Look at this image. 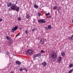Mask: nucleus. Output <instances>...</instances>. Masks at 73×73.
I'll return each instance as SVG.
<instances>
[{
	"mask_svg": "<svg viewBox=\"0 0 73 73\" xmlns=\"http://www.w3.org/2000/svg\"><path fill=\"white\" fill-rule=\"evenodd\" d=\"M34 21H36V20L35 19H33Z\"/></svg>",
	"mask_w": 73,
	"mask_h": 73,
	"instance_id": "e433bc0d",
	"label": "nucleus"
},
{
	"mask_svg": "<svg viewBox=\"0 0 73 73\" xmlns=\"http://www.w3.org/2000/svg\"><path fill=\"white\" fill-rule=\"evenodd\" d=\"M32 32H34V31H35V29H32Z\"/></svg>",
	"mask_w": 73,
	"mask_h": 73,
	"instance_id": "7c9ffc66",
	"label": "nucleus"
},
{
	"mask_svg": "<svg viewBox=\"0 0 73 73\" xmlns=\"http://www.w3.org/2000/svg\"><path fill=\"white\" fill-rule=\"evenodd\" d=\"M73 35H72V36L70 37V38H73Z\"/></svg>",
	"mask_w": 73,
	"mask_h": 73,
	"instance_id": "2f4dec72",
	"label": "nucleus"
},
{
	"mask_svg": "<svg viewBox=\"0 0 73 73\" xmlns=\"http://www.w3.org/2000/svg\"><path fill=\"white\" fill-rule=\"evenodd\" d=\"M34 8H36V9H37V8H38V6H37L36 5H34Z\"/></svg>",
	"mask_w": 73,
	"mask_h": 73,
	"instance_id": "2eb2a0df",
	"label": "nucleus"
},
{
	"mask_svg": "<svg viewBox=\"0 0 73 73\" xmlns=\"http://www.w3.org/2000/svg\"><path fill=\"white\" fill-rule=\"evenodd\" d=\"M20 35V33H19L17 35H16V37H17V36H19V35Z\"/></svg>",
	"mask_w": 73,
	"mask_h": 73,
	"instance_id": "6ab92c4d",
	"label": "nucleus"
},
{
	"mask_svg": "<svg viewBox=\"0 0 73 73\" xmlns=\"http://www.w3.org/2000/svg\"><path fill=\"white\" fill-rule=\"evenodd\" d=\"M35 67H36V66H35Z\"/></svg>",
	"mask_w": 73,
	"mask_h": 73,
	"instance_id": "ea45409f",
	"label": "nucleus"
},
{
	"mask_svg": "<svg viewBox=\"0 0 73 73\" xmlns=\"http://www.w3.org/2000/svg\"><path fill=\"white\" fill-rule=\"evenodd\" d=\"M25 33L26 34H28V30H26L25 31Z\"/></svg>",
	"mask_w": 73,
	"mask_h": 73,
	"instance_id": "412c9836",
	"label": "nucleus"
},
{
	"mask_svg": "<svg viewBox=\"0 0 73 73\" xmlns=\"http://www.w3.org/2000/svg\"><path fill=\"white\" fill-rule=\"evenodd\" d=\"M53 9L54 10H56V9H57V7L56 6H54L53 8Z\"/></svg>",
	"mask_w": 73,
	"mask_h": 73,
	"instance_id": "aec40b11",
	"label": "nucleus"
},
{
	"mask_svg": "<svg viewBox=\"0 0 73 73\" xmlns=\"http://www.w3.org/2000/svg\"><path fill=\"white\" fill-rule=\"evenodd\" d=\"M6 38L7 40H10L11 39V37L8 36H6Z\"/></svg>",
	"mask_w": 73,
	"mask_h": 73,
	"instance_id": "9b49d317",
	"label": "nucleus"
},
{
	"mask_svg": "<svg viewBox=\"0 0 73 73\" xmlns=\"http://www.w3.org/2000/svg\"><path fill=\"white\" fill-rule=\"evenodd\" d=\"M58 62L59 63H60V62H61V59H62V57H59L58 58Z\"/></svg>",
	"mask_w": 73,
	"mask_h": 73,
	"instance_id": "1a4fd4ad",
	"label": "nucleus"
},
{
	"mask_svg": "<svg viewBox=\"0 0 73 73\" xmlns=\"http://www.w3.org/2000/svg\"><path fill=\"white\" fill-rule=\"evenodd\" d=\"M20 71H21L22 70V67H21V68H20L19 70Z\"/></svg>",
	"mask_w": 73,
	"mask_h": 73,
	"instance_id": "bb28decb",
	"label": "nucleus"
},
{
	"mask_svg": "<svg viewBox=\"0 0 73 73\" xmlns=\"http://www.w3.org/2000/svg\"><path fill=\"white\" fill-rule=\"evenodd\" d=\"M10 73H14V72L13 71H12Z\"/></svg>",
	"mask_w": 73,
	"mask_h": 73,
	"instance_id": "72a5a7b5",
	"label": "nucleus"
},
{
	"mask_svg": "<svg viewBox=\"0 0 73 73\" xmlns=\"http://www.w3.org/2000/svg\"><path fill=\"white\" fill-rule=\"evenodd\" d=\"M61 55L62 56H65V53L62 52Z\"/></svg>",
	"mask_w": 73,
	"mask_h": 73,
	"instance_id": "4468645a",
	"label": "nucleus"
},
{
	"mask_svg": "<svg viewBox=\"0 0 73 73\" xmlns=\"http://www.w3.org/2000/svg\"><path fill=\"white\" fill-rule=\"evenodd\" d=\"M35 57H34L33 58V59L34 60H36V58H35Z\"/></svg>",
	"mask_w": 73,
	"mask_h": 73,
	"instance_id": "473e14b6",
	"label": "nucleus"
},
{
	"mask_svg": "<svg viewBox=\"0 0 73 73\" xmlns=\"http://www.w3.org/2000/svg\"><path fill=\"white\" fill-rule=\"evenodd\" d=\"M38 21L39 23H46V21L43 19L39 20H38Z\"/></svg>",
	"mask_w": 73,
	"mask_h": 73,
	"instance_id": "20e7f679",
	"label": "nucleus"
},
{
	"mask_svg": "<svg viewBox=\"0 0 73 73\" xmlns=\"http://www.w3.org/2000/svg\"><path fill=\"white\" fill-rule=\"evenodd\" d=\"M32 52H33V51H32V50H28L27 52V53H28V54H29L30 53H32Z\"/></svg>",
	"mask_w": 73,
	"mask_h": 73,
	"instance_id": "423d86ee",
	"label": "nucleus"
},
{
	"mask_svg": "<svg viewBox=\"0 0 73 73\" xmlns=\"http://www.w3.org/2000/svg\"><path fill=\"white\" fill-rule=\"evenodd\" d=\"M15 63L16 64H17V65H21V63L20 62H19L18 61H17L15 62Z\"/></svg>",
	"mask_w": 73,
	"mask_h": 73,
	"instance_id": "0eeeda50",
	"label": "nucleus"
},
{
	"mask_svg": "<svg viewBox=\"0 0 73 73\" xmlns=\"http://www.w3.org/2000/svg\"><path fill=\"white\" fill-rule=\"evenodd\" d=\"M33 23H35V21H33Z\"/></svg>",
	"mask_w": 73,
	"mask_h": 73,
	"instance_id": "f704fd0d",
	"label": "nucleus"
},
{
	"mask_svg": "<svg viewBox=\"0 0 73 73\" xmlns=\"http://www.w3.org/2000/svg\"><path fill=\"white\" fill-rule=\"evenodd\" d=\"M25 68H23L22 70H24Z\"/></svg>",
	"mask_w": 73,
	"mask_h": 73,
	"instance_id": "4c0bfd02",
	"label": "nucleus"
},
{
	"mask_svg": "<svg viewBox=\"0 0 73 73\" xmlns=\"http://www.w3.org/2000/svg\"><path fill=\"white\" fill-rule=\"evenodd\" d=\"M17 26H15L14 27L12 28L11 30L12 32H14L15 31H16L17 29Z\"/></svg>",
	"mask_w": 73,
	"mask_h": 73,
	"instance_id": "7ed1b4c3",
	"label": "nucleus"
},
{
	"mask_svg": "<svg viewBox=\"0 0 73 73\" xmlns=\"http://www.w3.org/2000/svg\"><path fill=\"white\" fill-rule=\"evenodd\" d=\"M41 56V53H38L33 55V57L35 58L38 57H40Z\"/></svg>",
	"mask_w": 73,
	"mask_h": 73,
	"instance_id": "39448f33",
	"label": "nucleus"
},
{
	"mask_svg": "<svg viewBox=\"0 0 73 73\" xmlns=\"http://www.w3.org/2000/svg\"><path fill=\"white\" fill-rule=\"evenodd\" d=\"M30 17L29 15H27L26 16V18L27 19H29V17Z\"/></svg>",
	"mask_w": 73,
	"mask_h": 73,
	"instance_id": "b1692460",
	"label": "nucleus"
},
{
	"mask_svg": "<svg viewBox=\"0 0 73 73\" xmlns=\"http://www.w3.org/2000/svg\"><path fill=\"white\" fill-rule=\"evenodd\" d=\"M17 1H16V4H17Z\"/></svg>",
	"mask_w": 73,
	"mask_h": 73,
	"instance_id": "c9c22d12",
	"label": "nucleus"
},
{
	"mask_svg": "<svg viewBox=\"0 0 73 73\" xmlns=\"http://www.w3.org/2000/svg\"><path fill=\"white\" fill-rule=\"evenodd\" d=\"M24 70H25V71H26V72H27L28 71V70L26 69L25 68V69H24Z\"/></svg>",
	"mask_w": 73,
	"mask_h": 73,
	"instance_id": "c85d7f7f",
	"label": "nucleus"
},
{
	"mask_svg": "<svg viewBox=\"0 0 73 73\" xmlns=\"http://www.w3.org/2000/svg\"><path fill=\"white\" fill-rule=\"evenodd\" d=\"M73 69H72L70 70V71L68 72V73H70L71 72H72L73 71Z\"/></svg>",
	"mask_w": 73,
	"mask_h": 73,
	"instance_id": "dca6fc26",
	"label": "nucleus"
},
{
	"mask_svg": "<svg viewBox=\"0 0 73 73\" xmlns=\"http://www.w3.org/2000/svg\"><path fill=\"white\" fill-rule=\"evenodd\" d=\"M12 43H13L12 40V39L10 40L9 42V44H12Z\"/></svg>",
	"mask_w": 73,
	"mask_h": 73,
	"instance_id": "f8f14e48",
	"label": "nucleus"
},
{
	"mask_svg": "<svg viewBox=\"0 0 73 73\" xmlns=\"http://www.w3.org/2000/svg\"><path fill=\"white\" fill-rule=\"evenodd\" d=\"M17 20L18 21H20L21 20V17L18 18Z\"/></svg>",
	"mask_w": 73,
	"mask_h": 73,
	"instance_id": "4be33fe9",
	"label": "nucleus"
},
{
	"mask_svg": "<svg viewBox=\"0 0 73 73\" xmlns=\"http://www.w3.org/2000/svg\"><path fill=\"white\" fill-rule=\"evenodd\" d=\"M11 9L13 11H16L17 12L19 11V7H17V8L15 5H13L11 7Z\"/></svg>",
	"mask_w": 73,
	"mask_h": 73,
	"instance_id": "f257e3e1",
	"label": "nucleus"
},
{
	"mask_svg": "<svg viewBox=\"0 0 73 73\" xmlns=\"http://www.w3.org/2000/svg\"><path fill=\"white\" fill-rule=\"evenodd\" d=\"M73 66V64H70L69 66L70 68H72V66Z\"/></svg>",
	"mask_w": 73,
	"mask_h": 73,
	"instance_id": "5701e85b",
	"label": "nucleus"
},
{
	"mask_svg": "<svg viewBox=\"0 0 73 73\" xmlns=\"http://www.w3.org/2000/svg\"><path fill=\"white\" fill-rule=\"evenodd\" d=\"M3 21V19H0V22H1Z\"/></svg>",
	"mask_w": 73,
	"mask_h": 73,
	"instance_id": "cd10ccee",
	"label": "nucleus"
},
{
	"mask_svg": "<svg viewBox=\"0 0 73 73\" xmlns=\"http://www.w3.org/2000/svg\"><path fill=\"white\" fill-rule=\"evenodd\" d=\"M38 16H41V13H38Z\"/></svg>",
	"mask_w": 73,
	"mask_h": 73,
	"instance_id": "393cba45",
	"label": "nucleus"
},
{
	"mask_svg": "<svg viewBox=\"0 0 73 73\" xmlns=\"http://www.w3.org/2000/svg\"><path fill=\"white\" fill-rule=\"evenodd\" d=\"M48 29H51V28H52V27H51V26L50 25H49L48 27Z\"/></svg>",
	"mask_w": 73,
	"mask_h": 73,
	"instance_id": "a211bd4d",
	"label": "nucleus"
},
{
	"mask_svg": "<svg viewBox=\"0 0 73 73\" xmlns=\"http://www.w3.org/2000/svg\"><path fill=\"white\" fill-rule=\"evenodd\" d=\"M46 15H47V16H49V15H50V13H46Z\"/></svg>",
	"mask_w": 73,
	"mask_h": 73,
	"instance_id": "a878e982",
	"label": "nucleus"
},
{
	"mask_svg": "<svg viewBox=\"0 0 73 73\" xmlns=\"http://www.w3.org/2000/svg\"><path fill=\"white\" fill-rule=\"evenodd\" d=\"M12 5V3L11 2L8 3L7 4V6L8 7H10Z\"/></svg>",
	"mask_w": 73,
	"mask_h": 73,
	"instance_id": "6e6552de",
	"label": "nucleus"
},
{
	"mask_svg": "<svg viewBox=\"0 0 73 73\" xmlns=\"http://www.w3.org/2000/svg\"><path fill=\"white\" fill-rule=\"evenodd\" d=\"M45 52L43 50H41V51H40V52L41 53H45Z\"/></svg>",
	"mask_w": 73,
	"mask_h": 73,
	"instance_id": "f3484780",
	"label": "nucleus"
},
{
	"mask_svg": "<svg viewBox=\"0 0 73 73\" xmlns=\"http://www.w3.org/2000/svg\"><path fill=\"white\" fill-rule=\"evenodd\" d=\"M40 42L41 44H44V40L42 41V40H41L40 41Z\"/></svg>",
	"mask_w": 73,
	"mask_h": 73,
	"instance_id": "ddd939ff",
	"label": "nucleus"
},
{
	"mask_svg": "<svg viewBox=\"0 0 73 73\" xmlns=\"http://www.w3.org/2000/svg\"><path fill=\"white\" fill-rule=\"evenodd\" d=\"M46 63L45 62H44L42 63V65L43 66H45L46 65Z\"/></svg>",
	"mask_w": 73,
	"mask_h": 73,
	"instance_id": "9d476101",
	"label": "nucleus"
},
{
	"mask_svg": "<svg viewBox=\"0 0 73 73\" xmlns=\"http://www.w3.org/2000/svg\"><path fill=\"white\" fill-rule=\"evenodd\" d=\"M48 17H50V16Z\"/></svg>",
	"mask_w": 73,
	"mask_h": 73,
	"instance_id": "58836bf2",
	"label": "nucleus"
},
{
	"mask_svg": "<svg viewBox=\"0 0 73 73\" xmlns=\"http://www.w3.org/2000/svg\"><path fill=\"white\" fill-rule=\"evenodd\" d=\"M51 57L53 59L56 58L57 57V53L56 52H54L52 53L51 55Z\"/></svg>",
	"mask_w": 73,
	"mask_h": 73,
	"instance_id": "f03ea898",
	"label": "nucleus"
},
{
	"mask_svg": "<svg viewBox=\"0 0 73 73\" xmlns=\"http://www.w3.org/2000/svg\"><path fill=\"white\" fill-rule=\"evenodd\" d=\"M45 29H46V30H48V28L47 27H45Z\"/></svg>",
	"mask_w": 73,
	"mask_h": 73,
	"instance_id": "c756f323",
	"label": "nucleus"
}]
</instances>
